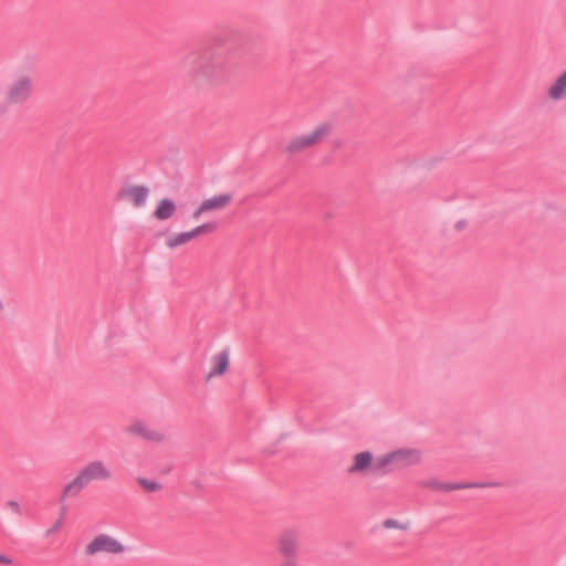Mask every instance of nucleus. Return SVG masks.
Listing matches in <instances>:
<instances>
[{
	"label": "nucleus",
	"instance_id": "obj_9",
	"mask_svg": "<svg viewBox=\"0 0 566 566\" xmlns=\"http://www.w3.org/2000/svg\"><path fill=\"white\" fill-rule=\"evenodd\" d=\"M496 485H499V484L494 483V482L446 483V482H440L438 480H430V481L423 483L424 488H428L430 490L444 491V492L472 489V488H493Z\"/></svg>",
	"mask_w": 566,
	"mask_h": 566
},
{
	"label": "nucleus",
	"instance_id": "obj_11",
	"mask_svg": "<svg viewBox=\"0 0 566 566\" xmlns=\"http://www.w3.org/2000/svg\"><path fill=\"white\" fill-rule=\"evenodd\" d=\"M178 207L175 200L170 198H161L159 199L154 210L151 211V218L159 222H165L170 220L177 213Z\"/></svg>",
	"mask_w": 566,
	"mask_h": 566
},
{
	"label": "nucleus",
	"instance_id": "obj_15",
	"mask_svg": "<svg viewBox=\"0 0 566 566\" xmlns=\"http://www.w3.org/2000/svg\"><path fill=\"white\" fill-rule=\"evenodd\" d=\"M387 467L392 468L391 452L382 455L381 458H378L373 463L371 470L374 472L378 473V474H384V473H387L389 471V470L386 469Z\"/></svg>",
	"mask_w": 566,
	"mask_h": 566
},
{
	"label": "nucleus",
	"instance_id": "obj_10",
	"mask_svg": "<svg viewBox=\"0 0 566 566\" xmlns=\"http://www.w3.org/2000/svg\"><path fill=\"white\" fill-rule=\"evenodd\" d=\"M392 468L390 471L399 470L420 462V453L413 449H400L391 452Z\"/></svg>",
	"mask_w": 566,
	"mask_h": 566
},
{
	"label": "nucleus",
	"instance_id": "obj_8",
	"mask_svg": "<svg viewBox=\"0 0 566 566\" xmlns=\"http://www.w3.org/2000/svg\"><path fill=\"white\" fill-rule=\"evenodd\" d=\"M119 198L128 201L135 208H142L147 203L149 188L143 185H130L119 191Z\"/></svg>",
	"mask_w": 566,
	"mask_h": 566
},
{
	"label": "nucleus",
	"instance_id": "obj_19",
	"mask_svg": "<svg viewBox=\"0 0 566 566\" xmlns=\"http://www.w3.org/2000/svg\"><path fill=\"white\" fill-rule=\"evenodd\" d=\"M7 509L12 513L20 515L22 513V509L19 502L17 501H9L7 502Z\"/></svg>",
	"mask_w": 566,
	"mask_h": 566
},
{
	"label": "nucleus",
	"instance_id": "obj_16",
	"mask_svg": "<svg viewBox=\"0 0 566 566\" xmlns=\"http://www.w3.org/2000/svg\"><path fill=\"white\" fill-rule=\"evenodd\" d=\"M137 483L148 492H157L161 490V484L156 481H150L145 478H137Z\"/></svg>",
	"mask_w": 566,
	"mask_h": 566
},
{
	"label": "nucleus",
	"instance_id": "obj_14",
	"mask_svg": "<svg viewBox=\"0 0 566 566\" xmlns=\"http://www.w3.org/2000/svg\"><path fill=\"white\" fill-rule=\"evenodd\" d=\"M547 94L552 101H559L566 96V71L554 81Z\"/></svg>",
	"mask_w": 566,
	"mask_h": 566
},
{
	"label": "nucleus",
	"instance_id": "obj_6",
	"mask_svg": "<svg viewBox=\"0 0 566 566\" xmlns=\"http://www.w3.org/2000/svg\"><path fill=\"white\" fill-rule=\"evenodd\" d=\"M126 551L125 546L112 537L108 534H98L96 535L86 546L85 554L87 556H94L98 553H108V554H122Z\"/></svg>",
	"mask_w": 566,
	"mask_h": 566
},
{
	"label": "nucleus",
	"instance_id": "obj_4",
	"mask_svg": "<svg viewBox=\"0 0 566 566\" xmlns=\"http://www.w3.org/2000/svg\"><path fill=\"white\" fill-rule=\"evenodd\" d=\"M217 230V224L214 222H207L200 226H197L188 231L178 232L169 234L165 239V245L168 249H177L181 245L189 243L202 235H208L213 233Z\"/></svg>",
	"mask_w": 566,
	"mask_h": 566
},
{
	"label": "nucleus",
	"instance_id": "obj_7",
	"mask_svg": "<svg viewBox=\"0 0 566 566\" xmlns=\"http://www.w3.org/2000/svg\"><path fill=\"white\" fill-rule=\"evenodd\" d=\"M126 432L130 436L139 437L148 442L160 443L164 442L167 437L165 433L149 427L143 421H134L126 427Z\"/></svg>",
	"mask_w": 566,
	"mask_h": 566
},
{
	"label": "nucleus",
	"instance_id": "obj_5",
	"mask_svg": "<svg viewBox=\"0 0 566 566\" xmlns=\"http://www.w3.org/2000/svg\"><path fill=\"white\" fill-rule=\"evenodd\" d=\"M232 193L221 192L203 199L192 211L191 217L199 220L201 217L227 209L232 202Z\"/></svg>",
	"mask_w": 566,
	"mask_h": 566
},
{
	"label": "nucleus",
	"instance_id": "obj_17",
	"mask_svg": "<svg viewBox=\"0 0 566 566\" xmlns=\"http://www.w3.org/2000/svg\"><path fill=\"white\" fill-rule=\"evenodd\" d=\"M382 525L387 530H389V528L407 530L406 525H402L400 522H398L397 520H394V518L385 520Z\"/></svg>",
	"mask_w": 566,
	"mask_h": 566
},
{
	"label": "nucleus",
	"instance_id": "obj_18",
	"mask_svg": "<svg viewBox=\"0 0 566 566\" xmlns=\"http://www.w3.org/2000/svg\"><path fill=\"white\" fill-rule=\"evenodd\" d=\"M64 514H65V507L63 506L62 511H61V515L57 518V521L54 523V525L50 530L46 531V533H45L46 536L53 534L54 532H56L61 527Z\"/></svg>",
	"mask_w": 566,
	"mask_h": 566
},
{
	"label": "nucleus",
	"instance_id": "obj_13",
	"mask_svg": "<svg viewBox=\"0 0 566 566\" xmlns=\"http://www.w3.org/2000/svg\"><path fill=\"white\" fill-rule=\"evenodd\" d=\"M369 467H373V454L369 451H363L354 457V463L350 468H348L347 472L350 474L359 473Z\"/></svg>",
	"mask_w": 566,
	"mask_h": 566
},
{
	"label": "nucleus",
	"instance_id": "obj_12",
	"mask_svg": "<svg viewBox=\"0 0 566 566\" xmlns=\"http://www.w3.org/2000/svg\"><path fill=\"white\" fill-rule=\"evenodd\" d=\"M211 364H212V369L207 375V378H206L207 381L213 377L223 375L228 370L229 364H230L229 349L226 348V349L221 350L220 353L216 354L214 356H212Z\"/></svg>",
	"mask_w": 566,
	"mask_h": 566
},
{
	"label": "nucleus",
	"instance_id": "obj_2",
	"mask_svg": "<svg viewBox=\"0 0 566 566\" xmlns=\"http://www.w3.org/2000/svg\"><path fill=\"white\" fill-rule=\"evenodd\" d=\"M33 91V74L32 67L28 71H20L12 80L8 92L7 99L10 104H23L27 102Z\"/></svg>",
	"mask_w": 566,
	"mask_h": 566
},
{
	"label": "nucleus",
	"instance_id": "obj_21",
	"mask_svg": "<svg viewBox=\"0 0 566 566\" xmlns=\"http://www.w3.org/2000/svg\"><path fill=\"white\" fill-rule=\"evenodd\" d=\"M6 300V294L3 293L2 289L0 287V308L3 307Z\"/></svg>",
	"mask_w": 566,
	"mask_h": 566
},
{
	"label": "nucleus",
	"instance_id": "obj_1",
	"mask_svg": "<svg viewBox=\"0 0 566 566\" xmlns=\"http://www.w3.org/2000/svg\"><path fill=\"white\" fill-rule=\"evenodd\" d=\"M111 478L112 472L103 461H92L87 463L69 484L65 485L61 495V501L66 497L76 496L92 481H107Z\"/></svg>",
	"mask_w": 566,
	"mask_h": 566
},
{
	"label": "nucleus",
	"instance_id": "obj_3",
	"mask_svg": "<svg viewBox=\"0 0 566 566\" xmlns=\"http://www.w3.org/2000/svg\"><path fill=\"white\" fill-rule=\"evenodd\" d=\"M332 126L328 123H321L312 130L292 138L286 149L290 153H300L323 142L331 134Z\"/></svg>",
	"mask_w": 566,
	"mask_h": 566
},
{
	"label": "nucleus",
	"instance_id": "obj_20",
	"mask_svg": "<svg viewBox=\"0 0 566 566\" xmlns=\"http://www.w3.org/2000/svg\"><path fill=\"white\" fill-rule=\"evenodd\" d=\"M0 565L12 566L14 565V559L8 555L0 553Z\"/></svg>",
	"mask_w": 566,
	"mask_h": 566
}]
</instances>
